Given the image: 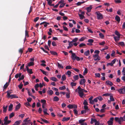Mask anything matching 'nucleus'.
Returning <instances> with one entry per match:
<instances>
[{
	"label": "nucleus",
	"instance_id": "f257e3e1",
	"mask_svg": "<svg viewBox=\"0 0 125 125\" xmlns=\"http://www.w3.org/2000/svg\"><path fill=\"white\" fill-rule=\"evenodd\" d=\"M77 89H78V93L79 94V96L81 97H82L84 95L83 89L81 88L80 86L78 87Z\"/></svg>",
	"mask_w": 125,
	"mask_h": 125
},
{
	"label": "nucleus",
	"instance_id": "f03ea898",
	"mask_svg": "<svg viewBox=\"0 0 125 125\" xmlns=\"http://www.w3.org/2000/svg\"><path fill=\"white\" fill-rule=\"evenodd\" d=\"M95 13L97 15V18L98 20H101L103 18L102 15L98 11H96Z\"/></svg>",
	"mask_w": 125,
	"mask_h": 125
},
{
	"label": "nucleus",
	"instance_id": "7ed1b4c3",
	"mask_svg": "<svg viewBox=\"0 0 125 125\" xmlns=\"http://www.w3.org/2000/svg\"><path fill=\"white\" fill-rule=\"evenodd\" d=\"M115 120L116 121H118L119 123L121 124V122L123 121L122 117H121L119 118L118 117H115Z\"/></svg>",
	"mask_w": 125,
	"mask_h": 125
},
{
	"label": "nucleus",
	"instance_id": "20e7f679",
	"mask_svg": "<svg viewBox=\"0 0 125 125\" xmlns=\"http://www.w3.org/2000/svg\"><path fill=\"white\" fill-rule=\"evenodd\" d=\"M59 4H60L59 6L60 8L63 7L65 4L64 2V0H61L58 2Z\"/></svg>",
	"mask_w": 125,
	"mask_h": 125
},
{
	"label": "nucleus",
	"instance_id": "39448f33",
	"mask_svg": "<svg viewBox=\"0 0 125 125\" xmlns=\"http://www.w3.org/2000/svg\"><path fill=\"white\" fill-rule=\"evenodd\" d=\"M93 57L94 58V60L95 61H96L97 60L99 61L100 59V57L98 55V54H95L94 55Z\"/></svg>",
	"mask_w": 125,
	"mask_h": 125
},
{
	"label": "nucleus",
	"instance_id": "423d86ee",
	"mask_svg": "<svg viewBox=\"0 0 125 125\" xmlns=\"http://www.w3.org/2000/svg\"><path fill=\"white\" fill-rule=\"evenodd\" d=\"M117 91L120 94H124L125 93V89L124 88H120L117 89Z\"/></svg>",
	"mask_w": 125,
	"mask_h": 125
},
{
	"label": "nucleus",
	"instance_id": "0eeeda50",
	"mask_svg": "<svg viewBox=\"0 0 125 125\" xmlns=\"http://www.w3.org/2000/svg\"><path fill=\"white\" fill-rule=\"evenodd\" d=\"M47 1L48 4L50 6H54V4H52V1L51 0H46Z\"/></svg>",
	"mask_w": 125,
	"mask_h": 125
},
{
	"label": "nucleus",
	"instance_id": "6e6552de",
	"mask_svg": "<svg viewBox=\"0 0 125 125\" xmlns=\"http://www.w3.org/2000/svg\"><path fill=\"white\" fill-rule=\"evenodd\" d=\"M12 99L14 98H18V97L15 94H11L9 97V98Z\"/></svg>",
	"mask_w": 125,
	"mask_h": 125
},
{
	"label": "nucleus",
	"instance_id": "1a4fd4ad",
	"mask_svg": "<svg viewBox=\"0 0 125 125\" xmlns=\"http://www.w3.org/2000/svg\"><path fill=\"white\" fill-rule=\"evenodd\" d=\"M86 81V80L85 79H81L80 82V84L81 85H83V84H84Z\"/></svg>",
	"mask_w": 125,
	"mask_h": 125
},
{
	"label": "nucleus",
	"instance_id": "9d476101",
	"mask_svg": "<svg viewBox=\"0 0 125 125\" xmlns=\"http://www.w3.org/2000/svg\"><path fill=\"white\" fill-rule=\"evenodd\" d=\"M118 44H116L117 45L119 46V45H121L122 47H124L125 46V44L124 42H120L117 43Z\"/></svg>",
	"mask_w": 125,
	"mask_h": 125
},
{
	"label": "nucleus",
	"instance_id": "9b49d317",
	"mask_svg": "<svg viewBox=\"0 0 125 125\" xmlns=\"http://www.w3.org/2000/svg\"><path fill=\"white\" fill-rule=\"evenodd\" d=\"M74 80H72L73 82H75L76 80H77L79 79V76L78 75H75L73 76Z\"/></svg>",
	"mask_w": 125,
	"mask_h": 125
},
{
	"label": "nucleus",
	"instance_id": "f8f14e48",
	"mask_svg": "<svg viewBox=\"0 0 125 125\" xmlns=\"http://www.w3.org/2000/svg\"><path fill=\"white\" fill-rule=\"evenodd\" d=\"M76 55L75 54V53H73L71 55V58L73 60H75L76 59Z\"/></svg>",
	"mask_w": 125,
	"mask_h": 125
},
{
	"label": "nucleus",
	"instance_id": "ddd939ff",
	"mask_svg": "<svg viewBox=\"0 0 125 125\" xmlns=\"http://www.w3.org/2000/svg\"><path fill=\"white\" fill-rule=\"evenodd\" d=\"M21 120L17 121L15 122L13 125H19L21 123Z\"/></svg>",
	"mask_w": 125,
	"mask_h": 125
},
{
	"label": "nucleus",
	"instance_id": "4468645a",
	"mask_svg": "<svg viewBox=\"0 0 125 125\" xmlns=\"http://www.w3.org/2000/svg\"><path fill=\"white\" fill-rule=\"evenodd\" d=\"M115 20L118 22H119L120 21V17L117 15H116L115 16Z\"/></svg>",
	"mask_w": 125,
	"mask_h": 125
},
{
	"label": "nucleus",
	"instance_id": "2eb2a0df",
	"mask_svg": "<svg viewBox=\"0 0 125 125\" xmlns=\"http://www.w3.org/2000/svg\"><path fill=\"white\" fill-rule=\"evenodd\" d=\"M120 36H118L117 37L115 36L114 37V38L116 42L118 41H119L120 38Z\"/></svg>",
	"mask_w": 125,
	"mask_h": 125
},
{
	"label": "nucleus",
	"instance_id": "dca6fc26",
	"mask_svg": "<svg viewBox=\"0 0 125 125\" xmlns=\"http://www.w3.org/2000/svg\"><path fill=\"white\" fill-rule=\"evenodd\" d=\"M106 83L107 84V85H109L110 86L113 85V84L112 82L108 80L106 81Z\"/></svg>",
	"mask_w": 125,
	"mask_h": 125
},
{
	"label": "nucleus",
	"instance_id": "f3484780",
	"mask_svg": "<svg viewBox=\"0 0 125 125\" xmlns=\"http://www.w3.org/2000/svg\"><path fill=\"white\" fill-rule=\"evenodd\" d=\"M21 74L22 73H18L15 75V78H17L19 77H20L21 76Z\"/></svg>",
	"mask_w": 125,
	"mask_h": 125
},
{
	"label": "nucleus",
	"instance_id": "a211bd4d",
	"mask_svg": "<svg viewBox=\"0 0 125 125\" xmlns=\"http://www.w3.org/2000/svg\"><path fill=\"white\" fill-rule=\"evenodd\" d=\"M50 52L51 54L52 55L56 56L58 55L57 53V52L54 51H50Z\"/></svg>",
	"mask_w": 125,
	"mask_h": 125
},
{
	"label": "nucleus",
	"instance_id": "6ab92c4d",
	"mask_svg": "<svg viewBox=\"0 0 125 125\" xmlns=\"http://www.w3.org/2000/svg\"><path fill=\"white\" fill-rule=\"evenodd\" d=\"M84 55L86 56H87L89 55L90 54V51L89 50H88L87 51L84 52Z\"/></svg>",
	"mask_w": 125,
	"mask_h": 125
},
{
	"label": "nucleus",
	"instance_id": "aec40b11",
	"mask_svg": "<svg viewBox=\"0 0 125 125\" xmlns=\"http://www.w3.org/2000/svg\"><path fill=\"white\" fill-rule=\"evenodd\" d=\"M21 105L19 103L17 104L16 107H15V110L17 111L21 107Z\"/></svg>",
	"mask_w": 125,
	"mask_h": 125
},
{
	"label": "nucleus",
	"instance_id": "412c9836",
	"mask_svg": "<svg viewBox=\"0 0 125 125\" xmlns=\"http://www.w3.org/2000/svg\"><path fill=\"white\" fill-rule=\"evenodd\" d=\"M13 107V105L12 104H10L9 107L8 111H11Z\"/></svg>",
	"mask_w": 125,
	"mask_h": 125
},
{
	"label": "nucleus",
	"instance_id": "4be33fe9",
	"mask_svg": "<svg viewBox=\"0 0 125 125\" xmlns=\"http://www.w3.org/2000/svg\"><path fill=\"white\" fill-rule=\"evenodd\" d=\"M47 109L46 108L43 109V111L44 113V114L45 115H49V114L47 113Z\"/></svg>",
	"mask_w": 125,
	"mask_h": 125
},
{
	"label": "nucleus",
	"instance_id": "5701e85b",
	"mask_svg": "<svg viewBox=\"0 0 125 125\" xmlns=\"http://www.w3.org/2000/svg\"><path fill=\"white\" fill-rule=\"evenodd\" d=\"M97 120L96 119L93 118H92L91 119V120L90 122V123L91 124H93L94 123H95L96 121Z\"/></svg>",
	"mask_w": 125,
	"mask_h": 125
},
{
	"label": "nucleus",
	"instance_id": "b1692460",
	"mask_svg": "<svg viewBox=\"0 0 125 125\" xmlns=\"http://www.w3.org/2000/svg\"><path fill=\"white\" fill-rule=\"evenodd\" d=\"M6 92L7 93V97L8 98H9V97L10 96V94L11 93V92L10 90Z\"/></svg>",
	"mask_w": 125,
	"mask_h": 125
},
{
	"label": "nucleus",
	"instance_id": "393cba45",
	"mask_svg": "<svg viewBox=\"0 0 125 125\" xmlns=\"http://www.w3.org/2000/svg\"><path fill=\"white\" fill-rule=\"evenodd\" d=\"M59 100V98L57 96H55L53 97V101H57Z\"/></svg>",
	"mask_w": 125,
	"mask_h": 125
},
{
	"label": "nucleus",
	"instance_id": "a878e982",
	"mask_svg": "<svg viewBox=\"0 0 125 125\" xmlns=\"http://www.w3.org/2000/svg\"><path fill=\"white\" fill-rule=\"evenodd\" d=\"M40 70L44 74L46 75H48V74H47V72L46 71H45L41 69H40Z\"/></svg>",
	"mask_w": 125,
	"mask_h": 125
},
{
	"label": "nucleus",
	"instance_id": "bb28decb",
	"mask_svg": "<svg viewBox=\"0 0 125 125\" xmlns=\"http://www.w3.org/2000/svg\"><path fill=\"white\" fill-rule=\"evenodd\" d=\"M70 117H64L62 120V121H67L69 120L70 119Z\"/></svg>",
	"mask_w": 125,
	"mask_h": 125
},
{
	"label": "nucleus",
	"instance_id": "cd10ccee",
	"mask_svg": "<svg viewBox=\"0 0 125 125\" xmlns=\"http://www.w3.org/2000/svg\"><path fill=\"white\" fill-rule=\"evenodd\" d=\"M66 76L65 74L63 75L62 77L61 80L63 81H64L66 80Z\"/></svg>",
	"mask_w": 125,
	"mask_h": 125
},
{
	"label": "nucleus",
	"instance_id": "c85d7f7f",
	"mask_svg": "<svg viewBox=\"0 0 125 125\" xmlns=\"http://www.w3.org/2000/svg\"><path fill=\"white\" fill-rule=\"evenodd\" d=\"M41 119L42 121L46 123H50L48 121L45 119H43L42 118H41Z\"/></svg>",
	"mask_w": 125,
	"mask_h": 125
},
{
	"label": "nucleus",
	"instance_id": "c756f323",
	"mask_svg": "<svg viewBox=\"0 0 125 125\" xmlns=\"http://www.w3.org/2000/svg\"><path fill=\"white\" fill-rule=\"evenodd\" d=\"M34 65V63L32 62H30L29 63H28V66L30 67L31 66L33 65Z\"/></svg>",
	"mask_w": 125,
	"mask_h": 125
},
{
	"label": "nucleus",
	"instance_id": "7c9ffc66",
	"mask_svg": "<svg viewBox=\"0 0 125 125\" xmlns=\"http://www.w3.org/2000/svg\"><path fill=\"white\" fill-rule=\"evenodd\" d=\"M9 84V83L7 82L4 85L3 88L4 89H6Z\"/></svg>",
	"mask_w": 125,
	"mask_h": 125
},
{
	"label": "nucleus",
	"instance_id": "2f4dec72",
	"mask_svg": "<svg viewBox=\"0 0 125 125\" xmlns=\"http://www.w3.org/2000/svg\"><path fill=\"white\" fill-rule=\"evenodd\" d=\"M88 73V70L87 68H85L84 71L83 72V75H84Z\"/></svg>",
	"mask_w": 125,
	"mask_h": 125
},
{
	"label": "nucleus",
	"instance_id": "473e14b6",
	"mask_svg": "<svg viewBox=\"0 0 125 125\" xmlns=\"http://www.w3.org/2000/svg\"><path fill=\"white\" fill-rule=\"evenodd\" d=\"M78 15H79V16L80 17V19L81 20H82L84 18V16L83 15L80 14L79 13Z\"/></svg>",
	"mask_w": 125,
	"mask_h": 125
},
{
	"label": "nucleus",
	"instance_id": "72a5a7b5",
	"mask_svg": "<svg viewBox=\"0 0 125 125\" xmlns=\"http://www.w3.org/2000/svg\"><path fill=\"white\" fill-rule=\"evenodd\" d=\"M77 83H76L71 82V86L73 87V86H75L76 85Z\"/></svg>",
	"mask_w": 125,
	"mask_h": 125
},
{
	"label": "nucleus",
	"instance_id": "f704fd0d",
	"mask_svg": "<svg viewBox=\"0 0 125 125\" xmlns=\"http://www.w3.org/2000/svg\"><path fill=\"white\" fill-rule=\"evenodd\" d=\"M59 89L61 90H63L66 89V87L64 85L62 87H59Z\"/></svg>",
	"mask_w": 125,
	"mask_h": 125
},
{
	"label": "nucleus",
	"instance_id": "c9c22d12",
	"mask_svg": "<svg viewBox=\"0 0 125 125\" xmlns=\"http://www.w3.org/2000/svg\"><path fill=\"white\" fill-rule=\"evenodd\" d=\"M7 106H6L5 107L4 106L3 107V112H6Z\"/></svg>",
	"mask_w": 125,
	"mask_h": 125
},
{
	"label": "nucleus",
	"instance_id": "e433bc0d",
	"mask_svg": "<svg viewBox=\"0 0 125 125\" xmlns=\"http://www.w3.org/2000/svg\"><path fill=\"white\" fill-rule=\"evenodd\" d=\"M58 64V67L59 68H61L63 69V66H62V65L60 64L59 62H57Z\"/></svg>",
	"mask_w": 125,
	"mask_h": 125
},
{
	"label": "nucleus",
	"instance_id": "4c0bfd02",
	"mask_svg": "<svg viewBox=\"0 0 125 125\" xmlns=\"http://www.w3.org/2000/svg\"><path fill=\"white\" fill-rule=\"evenodd\" d=\"M110 100L111 101H115V99H114L112 95H111L110 96Z\"/></svg>",
	"mask_w": 125,
	"mask_h": 125
},
{
	"label": "nucleus",
	"instance_id": "58836bf2",
	"mask_svg": "<svg viewBox=\"0 0 125 125\" xmlns=\"http://www.w3.org/2000/svg\"><path fill=\"white\" fill-rule=\"evenodd\" d=\"M27 72L28 73L30 74H32L33 73L32 71V70L31 69H29L27 71Z\"/></svg>",
	"mask_w": 125,
	"mask_h": 125
},
{
	"label": "nucleus",
	"instance_id": "ea45409f",
	"mask_svg": "<svg viewBox=\"0 0 125 125\" xmlns=\"http://www.w3.org/2000/svg\"><path fill=\"white\" fill-rule=\"evenodd\" d=\"M11 122L10 120L4 122V125H7L8 124H9Z\"/></svg>",
	"mask_w": 125,
	"mask_h": 125
},
{
	"label": "nucleus",
	"instance_id": "a19ab883",
	"mask_svg": "<svg viewBox=\"0 0 125 125\" xmlns=\"http://www.w3.org/2000/svg\"><path fill=\"white\" fill-rule=\"evenodd\" d=\"M122 72L124 76H125V67L123 68Z\"/></svg>",
	"mask_w": 125,
	"mask_h": 125
},
{
	"label": "nucleus",
	"instance_id": "79ce46f5",
	"mask_svg": "<svg viewBox=\"0 0 125 125\" xmlns=\"http://www.w3.org/2000/svg\"><path fill=\"white\" fill-rule=\"evenodd\" d=\"M107 123L109 125H113V122L112 121L109 120L108 121Z\"/></svg>",
	"mask_w": 125,
	"mask_h": 125
},
{
	"label": "nucleus",
	"instance_id": "37998d69",
	"mask_svg": "<svg viewBox=\"0 0 125 125\" xmlns=\"http://www.w3.org/2000/svg\"><path fill=\"white\" fill-rule=\"evenodd\" d=\"M83 104L84 105V106L87 105L88 104L87 102L85 100H84V102L83 103Z\"/></svg>",
	"mask_w": 125,
	"mask_h": 125
},
{
	"label": "nucleus",
	"instance_id": "c03bdc74",
	"mask_svg": "<svg viewBox=\"0 0 125 125\" xmlns=\"http://www.w3.org/2000/svg\"><path fill=\"white\" fill-rule=\"evenodd\" d=\"M85 37H83L79 39V41L80 42L83 41L85 39Z\"/></svg>",
	"mask_w": 125,
	"mask_h": 125
},
{
	"label": "nucleus",
	"instance_id": "a18cd8bd",
	"mask_svg": "<svg viewBox=\"0 0 125 125\" xmlns=\"http://www.w3.org/2000/svg\"><path fill=\"white\" fill-rule=\"evenodd\" d=\"M85 119H81L80 120H79V123L80 124L81 123H83V122H84L85 121Z\"/></svg>",
	"mask_w": 125,
	"mask_h": 125
},
{
	"label": "nucleus",
	"instance_id": "49530a36",
	"mask_svg": "<svg viewBox=\"0 0 125 125\" xmlns=\"http://www.w3.org/2000/svg\"><path fill=\"white\" fill-rule=\"evenodd\" d=\"M51 79L53 81H56L57 80L56 78L54 77H52L51 78Z\"/></svg>",
	"mask_w": 125,
	"mask_h": 125
},
{
	"label": "nucleus",
	"instance_id": "de8ad7c7",
	"mask_svg": "<svg viewBox=\"0 0 125 125\" xmlns=\"http://www.w3.org/2000/svg\"><path fill=\"white\" fill-rule=\"evenodd\" d=\"M68 42H69V45L72 47L73 46V42L72 41L70 42L69 41H68Z\"/></svg>",
	"mask_w": 125,
	"mask_h": 125
},
{
	"label": "nucleus",
	"instance_id": "09e8293b",
	"mask_svg": "<svg viewBox=\"0 0 125 125\" xmlns=\"http://www.w3.org/2000/svg\"><path fill=\"white\" fill-rule=\"evenodd\" d=\"M84 2L81 1V2H78L77 3V5L78 6H79L81 5V4H83V3H84Z\"/></svg>",
	"mask_w": 125,
	"mask_h": 125
},
{
	"label": "nucleus",
	"instance_id": "8fccbe9b",
	"mask_svg": "<svg viewBox=\"0 0 125 125\" xmlns=\"http://www.w3.org/2000/svg\"><path fill=\"white\" fill-rule=\"evenodd\" d=\"M78 39V38H75L73 39V40L72 41L73 42V43L74 42H75L77 41Z\"/></svg>",
	"mask_w": 125,
	"mask_h": 125
},
{
	"label": "nucleus",
	"instance_id": "3c124183",
	"mask_svg": "<svg viewBox=\"0 0 125 125\" xmlns=\"http://www.w3.org/2000/svg\"><path fill=\"white\" fill-rule=\"evenodd\" d=\"M14 115V113L13 112L11 113L9 115V118H12Z\"/></svg>",
	"mask_w": 125,
	"mask_h": 125
},
{
	"label": "nucleus",
	"instance_id": "603ef678",
	"mask_svg": "<svg viewBox=\"0 0 125 125\" xmlns=\"http://www.w3.org/2000/svg\"><path fill=\"white\" fill-rule=\"evenodd\" d=\"M115 34L118 36H120V35L119 32L117 31H115Z\"/></svg>",
	"mask_w": 125,
	"mask_h": 125
},
{
	"label": "nucleus",
	"instance_id": "864d4df0",
	"mask_svg": "<svg viewBox=\"0 0 125 125\" xmlns=\"http://www.w3.org/2000/svg\"><path fill=\"white\" fill-rule=\"evenodd\" d=\"M109 94V93H105L103 94V96H110V94Z\"/></svg>",
	"mask_w": 125,
	"mask_h": 125
},
{
	"label": "nucleus",
	"instance_id": "5fc2aeb1",
	"mask_svg": "<svg viewBox=\"0 0 125 125\" xmlns=\"http://www.w3.org/2000/svg\"><path fill=\"white\" fill-rule=\"evenodd\" d=\"M73 105L70 104L68 105L67 107L69 109H72L73 108Z\"/></svg>",
	"mask_w": 125,
	"mask_h": 125
},
{
	"label": "nucleus",
	"instance_id": "6e6d98bb",
	"mask_svg": "<svg viewBox=\"0 0 125 125\" xmlns=\"http://www.w3.org/2000/svg\"><path fill=\"white\" fill-rule=\"evenodd\" d=\"M48 92L49 94L50 95H52L53 94V92L51 90H48Z\"/></svg>",
	"mask_w": 125,
	"mask_h": 125
},
{
	"label": "nucleus",
	"instance_id": "4d7b16f0",
	"mask_svg": "<svg viewBox=\"0 0 125 125\" xmlns=\"http://www.w3.org/2000/svg\"><path fill=\"white\" fill-rule=\"evenodd\" d=\"M41 103H42V104H45L46 102V100L44 99H41Z\"/></svg>",
	"mask_w": 125,
	"mask_h": 125
},
{
	"label": "nucleus",
	"instance_id": "13d9d810",
	"mask_svg": "<svg viewBox=\"0 0 125 125\" xmlns=\"http://www.w3.org/2000/svg\"><path fill=\"white\" fill-rule=\"evenodd\" d=\"M94 40L93 39H89L88 40V42L90 43H92L94 42Z\"/></svg>",
	"mask_w": 125,
	"mask_h": 125
},
{
	"label": "nucleus",
	"instance_id": "bf43d9fd",
	"mask_svg": "<svg viewBox=\"0 0 125 125\" xmlns=\"http://www.w3.org/2000/svg\"><path fill=\"white\" fill-rule=\"evenodd\" d=\"M84 108L85 110H86L87 111H88L89 109L88 107L86 105L84 106Z\"/></svg>",
	"mask_w": 125,
	"mask_h": 125
},
{
	"label": "nucleus",
	"instance_id": "052dcab7",
	"mask_svg": "<svg viewBox=\"0 0 125 125\" xmlns=\"http://www.w3.org/2000/svg\"><path fill=\"white\" fill-rule=\"evenodd\" d=\"M73 111L74 112V113L75 115H77L78 114V111L76 109H74L73 110Z\"/></svg>",
	"mask_w": 125,
	"mask_h": 125
},
{
	"label": "nucleus",
	"instance_id": "680f3d73",
	"mask_svg": "<svg viewBox=\"0 0 125 125\" xmlns=\"http://www.w3.org/2000/svg\"><path fill=\"white\" fill-rule=\"evenodd\" d=\"M25 37H29L28 31L26 30L25 31Z\"/></svg>",
	"mask_w": 125,
	"mask_h": 125
},
{
	"label": "nucleus",
	"instance_id": "e2e57ef3",
	"mask_svg": "<svg viewBox=\"0 0 125 125\" xmlns=\"http://www.w3.org/2000/svg\"><path fill=\"white\" fill-rule=\"evenodd\" d=\"M86 45L85 44L83 43H81L79 45V46L80 47H81L83 46H85Z\"/></svg>",
	"mask_w": 125,
	"mask_h": 125
},
{
	"label": "nucleus",
	"instance_id": "0e129e2a",
	"mask_svg": "<svg viewBox=\"0 0 125 125\" xmlns=\"http://www.w3.org/2000/svg\"><path fill=\"white\" fill-rule=\"evenodd\" d=\"M115 55V51L113 50L112 51V53L111 54L112 56H114Z\"/></svg>",
	"mask_w": 125,
	"mask_h": 125
},
{
	"label": "nucleus",
	"instance_id": "69168bd1",
	"mask_svg": "<svg viewBox=\"0 0 125 125\" xmlns=\"http://www.w3.org/2000/svg\"><path fill=\"white\" fill-rule=\"evenodd\" d=\"M52 45L53 46H56L57 45L55 42L54 41L52 42Z\"/></svg>",
	"mask_w": 125,
	"mask_h": 125
},
{
	"label": "nucleus",
	"instance_id": "338daca9",
	"mask_svg": "<svg viewBox=\"0 0 125 125\" xmlns=\"http://www.w3.org/2000/svg\"><path fill=\"white\" fill-rule=\"evenodd\" d=\"M97 98L100 101H101L103 99V98L101 96H99L97 97Z\"/></svg>",
	"mask_w": 125,
	"mask_h": 125
},
{
	"label": "nucleus",
	"instance_id": "774afa93",
	"mask_svg": "<svg viewBox=\"0 0 125 125\" xmlns=\"http://www.w3.org/2000/svg\"><path fill=\"white\" fill-rule=\"evenodd\" d=\"M32 100L31 98V97H29L27 99V100L28 102H31Z\"/></svg>",
	"mask_w": 125,
	"mask_h": 125
}]
</instances>
